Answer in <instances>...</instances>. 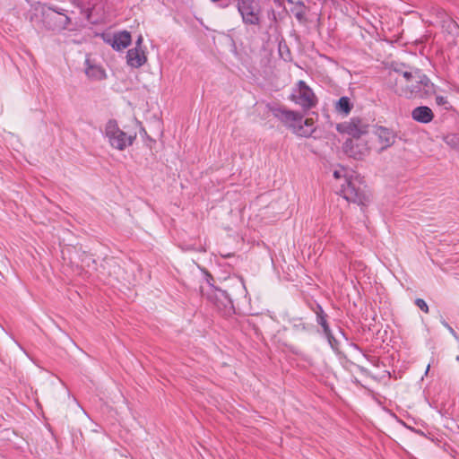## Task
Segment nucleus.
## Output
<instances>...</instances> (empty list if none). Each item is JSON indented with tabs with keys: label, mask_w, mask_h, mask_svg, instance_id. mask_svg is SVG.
<instances>
[{
	"label": "nucleus",
	"mask_w": 459,
	"mask_h": 459,
	"mask_svg": "<svg viewBox=\"0 0 459 459\" xmlns=\"http://www.w3.org/2000/svg\"><path fill=\"white\" fill-rule=\"evenodd\" d=\"M273 116L277 118L284 126L299 137L308 138L316 130L313 118L303 120V115L281 106L269 107Z\"/></svg>",
	"instance_id": "obj_1"
},
{
	"label": "nucleus",
	"mask_w": 459,
	"mask_h": 459,
	"mask_svg": "<svg viewBox=\"0 0 459 459\" xmlns=\"http://www.w3.org/2000/svg\"><path fill=\"white\" fill-rule=\"evenodd\" d=\"M411 77L403 78L405 86L402 89L401 95L406 98L418 97L429 98L436 93V86L430 79L417 67L410 69Z\"/></svg>",
	"instance_id": "obj_2"
},
{
	"label": "nucleus",
	"mask_w": 459,
	"mask_h": 459,
	"mask_svg": "<svg viewBox=\"0 0 459 459\" xmlns=\"http://www.w3.org/2000/svg\"><path fill=\"white\" fill-rule=\"evenodd\" d=\"M105 136L112 148L124 151L133 145L136 133L128 134L118 126L117 120L109 119L105 126Z\"/></svg>",
	"instance_id": "obj_3"
},
{
	"label": "nucleus",
	"mask_w": 459,
	"mask_h": 459,
	"mask_svg": "<svg viewBox=\"0 0 459 459\" xmlns=\"http://www.w3.org/2000/svg\"><path fill=\"white\" fill-rule=\"evenodd\" d=\"M341 194L348 202L359 205H366L368 196L366 192V186L362 185L358 178H347L342 186Z\"/></svg>",
	"instance_id": "obj_4"
},
{
	"label": "nucleus",
	"mask_w": 459,
	"mask_h": 459,
	"mask_svg": "<svg viewBox=\"0 0 459 459\" xmlns=\"http://www.w3.org/2000/svg\"><path fill=\"white\" fill-rule=\"evenodd\" d=\"M41 22L47 30L60 31L68 28L71 19L66 14L51 7H43Z\"/></svg>",
	"instance_id": "obj_5"
},
{
	"label": "nucleus",
	"mask_w": 459,
	"mask_h": 459,
	"mask_svg": "<svg viewBox=\"0 0 459 459\" xmlns=\"http://www.w3.org/2000/svg\"><path fill=\"white\" fill-rule=\"evenodd\" d=\"M337 131L351 135V139L361 138L368 133L369 124L367 119L353 117L349 121L337 125Z\"/></svg>",
	"instance_id": "obj_6"
},
{
	"label": "nucleus",
	"mask_w": 459,
	"mask_h": 459,
	"mask_svg": "<svg viewBox=\"0 0 459 459\" xmlns=\"http://www.w3.org/2000/svg\"><path fill=\"white\" fill-rule=\"evenodd\" d=\"M290 100L299 105L304 110L310 109L317 104V98L304 81L298 82L297 93L292 94Z\"/></svg>",
	"instance_id": "obj_7"
},
{
	"label": "nucleus",
	"mask_w": 459,
	"mask_h": 459,
	"mask_svg": "<svg viewBox=\"0 0 459 459\" xmlns=\"http://www.w3.org/2000/svg\"><path fill=\"white\" fill-rule=\"evenodd\" d=\"M342 150L346 155L355 160H363L369 153L367 142L361 138L346 140Z\"/></svg>",
	"instance_id": "obj_8"
},
{
	"label": "nucleus",
	"mask_w": 459,
	"mask_h": 459,
	"mask_svg": "<svg viewBox=\"0 0 459 459\" xmlns=\"http://www.w3.org/2000/svg\"><path fill=\"white\" fill-rule=\"evenodd\" d=\"M202 294L206 297L209 301L213 303L219 310H227L233 307L230 296L224 290L214 288L212 291H207V293H204L202 290Z\"/></svg>",
	"instance_id": "obj_9"
},
{
	"label": "nucleus",
	"mask_w": 459,
	"mask_h": 459,
	"mask_svg": "<svg viewBox=\"0 0 459 459\" xmlns=\"http://www.w3.org/2000/svg\"><path fill=\"white\" fill-rule=\"evenodd\" d=\"M307 306L315 313L316 321L322 327L323 333L325 332L329 333V330H331L328 323L329 316L323 309L322 306L316 301L308 302Z\"/></svg>",
	"instance_id": "obj_10"
},
{
	"label": "nucleus",
	"mask_w": 459,
	"mask_h": 459,
	"mask_svg": "<svg viewBox=\"0 0 459 459\" xmlns=\"http://www.w3.org/2000/svg\"><path fill=\"white\" fill-rule=\"evenodd\" d=\"M131 34L127 30L115 33L111 39H107V42L116 50H122L127 48L131 44Z\"/></svg>",
	"instance_id": "obj_11"
},
{
	"label": "nucleus",
	"mask_w": 459,
	"mask_h": 459,
	"mask_svg": "<svg viewBox=\"0 0 459 459\" xmlns=\"http://www.w3.org/2000/svg\"><path fill=\"white\" fill-rule=\"evenodd\" d=\"M376 134L377 135L380 143H382V150L392 146L395 142V133L387 127L378 126L377 128Z\"/></svg>",
	"instance_id": "obj_12"
},
{
	"label": "nucleus",
	"mask_w": 459,
	"mask_h": 459,
	"mask_svg": "<svg viewBox=\"0 0 459 459\" xmlns=\"http://www.w3.org/2000/svg\"><path fill=\"white\" fill-rule=\"evenodd\" d=\"M147 57L144 50L131 48L126 53L127 65L134 68H139L145 64Z\"/></svg>",
	"instance_id": "obj_13"
},
{
	"label": "nucleus",
	"mask_w": 459,
	"mask_h": 459,
	"mask_svg": "<svg viewBox=\"0 0 459 459\" xmlns=\"http://www.w3.org/2000/svg\"><path fill=\"white\" fill-rule=\"evenodd\" d=\"M411 117L419 123L428 124L433 120L434 113L430 108L420 106L412 110Z\"/></svg>",
	"instance_id": "obj_14"
},
{
	"label": "nucleus",
	"mask_w": 459,
	"mask_h": 459,
	"mask_svg": "<svg viewBox=\"0 0 459 459\" xmlns=\"http://www.w3.org/2000/svg\"><path fill=\"white\" fill-rule=\"evenodd\" d=\"M85 74L91 80L100 81L106 78L105 70L100 65L91 64L90 59L85 60Z\"/></svg>",
	"instance_id": "obj_15"
},
{
	"label": "nucleus",
	"mask_w": 459,
	"mask_h": 459,
	"mask_svg": "<svg viewBox=\"0 0 459 459\" xmlns=\"http://www.w3.org/2000/svg\"><path fill=\"white\" fill-rule=\"evenodd\" d=\"M334 108L338 114L348 116L353 108V103L349 97L342 96L336 102Z\"/></svg>",
	"instance_id": "obj_16"
},
{
	"label": "nucleus",
	"mask_w": 459,
	"mask_h": 459,
	"mask_svg": "<svg viewBox=\"0 0 459 459\" xmlns=\"http://www.w3.org/2000/svg\"><path fill=\"white\" fill-rule=\"evenodd\" d=\"M240 15L245 24L258 25L260 23L259 11L255 8L240 13Z\"/></svg>",
	"instance_id": "obj_17"
},
{
	"label": "nucleus",
	"mask_w": 459,
	"mask_h": 459,
	"mask_svg": "<svg viewBox=\"0 0 459 459\" xmlns=\"http://www.w3.org/2000/svg\"><path fill=\"white\" fill-rule=\"evenodd\" d=\"M413 66L408 65L404 63L395 64L393 65L394 73L398 74L396 78V82H403V78L411 77V74L409 73L410 69Z\"/></svg>",
	"instance_id": "obj_18"
},
{
	"label": "nucleus",
	"mask_w": 459,
	"mask_h": 459,
	"mask_svg": "<svg viewBox=\"0 0 459 459\" xmlns=\"http://www.w3.org/2000/svg\"><path fill=\"white\" fill-rule=\"evenodd\" d=\"M291 329L298 333H307L311 330L312 325L303 322L302 318H292L290 321Z\"/></svg>",
	"instance_id": "obj_19"
},
{
	"label": "nucleus",
	"mask_w": 459,
	"mask_h": 459,
	"mask_svg": "<svg viewBox=\"0 0 459 459\" xmlns=\"http://www.w3.org/2000/svg\"><path fill=\"white\" fill-rule=\"evenodd\" d=\"M289 4H294L297 7V12L295 13V17L299 22H303L305 20V10L306 5L303 1L299 0L294 2L293 0H287Z\"/></svg>",
	"instance_id": "obj_20"
},
{
	"label": "nucleus",
	"mask_w": 459,
	"mask_h": 459,
	"mask_svg": "<svg viewBox=\"0 0 459 459\" xmlns=\"http://www.w3.org/2000/svg\"><path fill=\"white\" fill-rule=\"evenodd\" d=\"M444 142L453 149L459 150V135L456 134H448L444 136Z\"/></svg>",
	"instance_id": "obj_21"
},
{
	"label": "nucleus",
	"mask_w": 459,
	"mask_h": 459,
	"mask_svg": "<svg viewBox=\"0 0 459 459\" xmlns=\"http://www.w3.org/2000/svg\"><path fill=\"white\" fill-rule=\"evenodd\" d=\"M238 13L247 12L249 9H254L255 0H236Z\"/></svg>",
	"instance_id": "obj_22"
},
{
	"label": "nucleus",
	"mask_w": 459,
	"mask_h": 459,
	"mask_svg": "<svg viewBox=\"0 0 459 459\" xmlns=\"http://www.w3.org/2000/svg\"><path fill=\"white\" fill-rule=\"evenodd\" d=\"M325 338L327 339L328 341V343L330 344V346L332 347L333 350H338V346H339V342L338 341L335 339V337L333 336V333H332V330H329V333L325 332L323 333Z\"/></svg>",
	"instance_id": "obj_23"
},
{
	"label": "nucleus",
	"mask_w": 459,
	"mask_h": 459,
	"mask_svg": "<svg viewBox=\"0 0 459 459\" xmlns=\"http://www.w3.org/2000/svg\"><path fill=\"white\" fill-rule=\"evenodd\" d=\"M436 103L437 106H442L446 110H449L451 108V105L446 97L444 96H436Z\"/></svg>",
	"instance_id": "obj_24"
},
{
	"label": "nucleus",
	"mask_w": 459,
	"mask_h": 459,
	"mask_svg": "<svg viewBox=\"0 0 459 459\" xmlns=\"http://www.w3.org/2000/svg\"><path fill=\"white\" fill-rule=\"evenodd\" d=\"M415 305L423 312L429 313V307L426 301L422 299H416Z\"/></svg>",
	"instance_id": "obj_25"
},
{
	"label": "nucleus",
	"mask_w": 459,
	"mask_h": 459,
	"mask_svg": "<svg viewBox=\"0 0 459 459\" xmlns=\"http://www.w3.org/2000/svg\"><path fill=\"white\" fill-rule=\"evenodd\" d=\"M143 36L142 35H139L136 42H135V47L133 48L134 49H138V50H143V48H142V45H143Z\"/></svg>",
	"instance_id": "obj_26"
},
{
	"label": "nucleus",
	"mask_w": 459,
	"mask_h": 459,
	"mask_svg": "<svg viewBox=\"0 0 459 459\" xmlns=\"http://www.w3.org/2000/svg\"><path fill=\"white\" fill-rule=\"evenodd\" d=\"M206 280H207V283L210 286V291H212V290L215 288L213 286V284L212 283V281H213V278H212V276L210 273H207V279Z\"/></svg>",
	"instance_id": "obj_27"
},
{
	"label": "nucleus",
	"mask_w": 459,
	"mask_h": 459,
	"mask_svg": "<svg viewBox=\"0 0 459 459\" xmlns=\"http://www.w3.org/2000/svg\"><path fill=\"white\" fill-rule=\"evenodd\" d=\"M240 288L242 289L243 291H246V287L242 279H240Z\"/></svg>",
	"instance_id": "obj_28"
},
{
	"label": "nucleus",
	"mask_w": 459,
	"mask_h": 459,
	"mask_svg": "<svg viewBox=\"0 0 459 459\" xmlns=\"http://www.w3.org/2000/svg\"><path fill=\"white\" fill-rule=\"evenodd\" d=\"M333 176H334V178H339L341 177V174L339 171H334Z\"/></svg>",
	"instance_id": "obj_29"
},
{
	"label": "nucleus",
	"mask_w": 459,
	"mask_h": 459,
	"mask_svg": "<svg viewBox=\"0 0 459 459\" xmlns=\"http://www.w3.org/2000/svg\"><path fill=\"white\" fill-rule=\"evenodd\" d=\"M446 326H447V328L449 329L450 333H452L454 335L455 334L454 329L452 327H450L447 324H445Z\"/></svg>",
	"instance_id": "obj_30"
},
{
	"label": "nucleus",
	"mask_w": 459,
	"mask_h": 459,
	"mask_svg": "<svg viewBox=\"0 0 459 459\" xmlns=\"http://www.w3.org/2000/svg\"><path fill=\"white\" fill-rule=\"evenodd\" d=\"M228 4H229L227 3V4H220V6H221V7H227V6H228Z\"/></svg>",
	"instance_id": "obj_31"
}]
</instances>
